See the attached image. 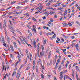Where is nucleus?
I'll list each match as a JSON object with an SVG mask.
<instances>
[{"mask_svg":"<svg viewBox=\"0 0 80 80\" xmlns=\"http://www.w3.org/2000/svg\"><path fill=\"white\" fill-rule=\"evenodd\" d=\"M21 75V72H20V74H19V72H18L16 75V78H18V79H19V78L20 77V76Z\"/></svg>","mask_w":80,"mask_h":80,"instance_id":"1","label":"nucleus"},{"mask_svg":"<svg viewBox=\"0 0 80 80\" xmlns=\"http://www.w3.org/2000/svg\"><path fill=\"white\" fill-rule=\"evenodd\" d=\"M40 54L41 55V57H42V56L43 57L45 56V54L44 53V52H43V51H42L40 52Z\"/></svg>","mask_w":80,"mask_h":80,"instance_id":"2","label":"nucleus"},{"mask_svg":"<svg viewBox=\"0 0 80 80\" xmlns=\"http://www.w3.org/2000/svg\"><path fill=\"white\" fill-rule=\"evenodd\" d=\"M62 25H64L63 26V27H67L68 26V24L66 23H62Z\"/></svg>","mask_w":80,"mask_h":80,"instance_id":"3","label":"nucleus"},{"mask_svg":"<svg viewBox=\"0 0 80 80\" xmlns=\"http://www.w3.org/2000/svg\"><path fill=\"white\" fill-rule=\"evenodd\" d=\"M22 13V11H20L19 12H15L14 13H13V15H16V14H17V15H18V14H19V13Z\"/></svg>","mask_w":80,"mask_h":80,"instance_id":"4","label":"nucleus"},{"mask_svg":"<svg viewBox=\"0 0 80 80\" xmlns=\"http://www.w3.org/2000/svg\"><path fill=\"white\" fill-rule=\"evenodd\" d=\"M16 75V72L14 71L12 73V77H13L14 76V75Z\"/></svg>","mask_w":80,"mask_h":80,"instance_id":"5","label":"nucleus"},{"mask_svg":"<svg viewBox=\"0 0 80 80\" xmlns=\"http://www.w3.org/2000/svg\"><path fill=\"white\" fill-rule=\"evenodd\" d=\"M76 47L77 50H78V43H77L76 44Z\"/></svg>","mask_w":80,"mask_h":80,"instance_id":"6","label":"nucleus"},{"mask_svg":"<svg viewBox=\"0 0 80 80\" xmlns=\"http://www.w3.org/2000/svg\"><path fill=\"white\" fill-rule=\"evenodd\" d=\"M60 62V59L59 58L58 60L56 63V64H58V63Z\"/></svg>","mask_w":80,"mask_h":80,"instance_id":"7","label":"nucleus"},{"mask_svg":"<svg viewBox=\"0 0 80 80\" xmlns=\"http://www.w3.org/2000/svg\"><path fill=\"white\" fill-rule=\"evenodd\" d=\"M10 48L11 50L13 52L14 51V49H13V46L12 45H10Z\"/></svg>","mask_w":80,"mask_h":80,"instance_id":"8","label":"nucleus"},{"mask_svg":"<svg viewBox=\"0 0 80 80\" xmlns=\"http://www.w3.org/2000/svg\"><path fill=\"white\" fill-rule=\"evenodd\" d=\"M32 32H35V33H37V30H36V29L35 28H33L32 29Z\"/></svg>","mask_w":80,"mask_h":80,"instance_id":"9","label":"nucleus"},{"mask_svg":"<svg viewBox=\"0 0 80 80\" xmlns=\"http://www.w3.org/2000/svg\"><path fill=\"white\" fill-rule=\"evenodd\" d=\"M13 44L15 47L17 48V46L16 43L15 42H13Z\"/></svg>","mask_w":80,"mask_h":80,"instance_id":"10","label":"nucleus"},{"mask_svg":"<svg viewBox=\"0 0 80 80\" xmlns=\"http://www.w3.org/2000/svg\"><path fill=\"white\" fill-rule=\"evenodd\" d=\"M32 20H33V21H34V22H37V21L35 18L33 17L32 18Z\"/></svg>","mask_w":80,"mask_h":80,"instance_id":"11","label":"nucleus"},{"mask_svg":"<svg viewBox=\"0 0 80 80\" xmlns=\"http://www.w3.org/2000/svg\"><path fill=\"white\" fill-rule=\"evenodd\" d=\"M4 24H3V27H4V25H5L6 27H7V23H6V22H5V21H4Z\"/></svg>","mask_w":80,"mask_h":80,"instance_id":"12","label":"nucleus"},{"mask_svg":"<svg viewBox=\"0 0 80 80\" xmlns=\"http://www.w3.org/2000/svg\"><path fill=\"white\" fill-rule=\"evenodd\" d=\"M50 56H51V51H50L49 52V53L48 56V58H50Z\"/></svg>","mask_w":80,"mask_h":80,"instance_id":"13","label":"nucleus"},{"mask_svg":"<svg viewBox=\"0 0 80 80\" xmlns=\"http://www.w3.org/2000/svg\"><path fill=\"white\" fill-rule=\"evenodd\" d=\"M22 7V6H19L18 7H17L16 8H18V9H20Z\"/></svg>","mask_w":80,"mask_h":80,"instance_id":"14","label":"nucleus"},{"mask_svg":"<svg viewBox=\"0 0 80 80\" xmlns=\"http://www.w3.org/2000/svg\"><path fill=\"white\" fill-rule=\"evenodd\" d=\"M13 57H14V56H13V55L11 54H10V57L11 58H13Z\"/></svg>","mask_w":80,"mask_h":80,"instance_id":"15","label":"nucleus"},{"mask_svg":"<svg viewBox=\"0 0 80 80\" xmlns=\"http://www.w3.org/2000/svg\"><path fill=\"white\" fill-rule=\"evenodd\" d=\"M58 64H56V66H55V67L54 68L55 69H57V67H58Z\"/></svg>","mask_w":80,"mask_h":80,"instance_id":"16","label":"nucleus"},{"mask_svg":"<svg viewBox=\"0 0 80 80\" xmlns=\"http://www.w3.org/2000/svg\"><path fill=\"white\" fill-rule=\"evenodd\" d=\"M54 13H55V12H54L52 11L50 12V13H49V14H50V15H52V14H54Z\"/></svg>","mask_w":80,"mask_h":80,"instance_id":"17","label":"nucleus"},{"mask_svg":"<svg viewBox=\"0 0 80 80\" xmlns=\"http://www.w3.org/2000/svg\"><path fill=\"white\" fill-rule=\"evenodd\" d=\"M1 40H4V38L2 36L0 39Z\"/></svg>","mask_w":80,"mask_h":80,"instance_id":"18","label":"nucleus"},{"mask_svg":"<svg viewBox=\"0 0 80 80\" xmlns=\"http://www.w3.org/2000/svg\"><path fill=\"white\" fill-rule=\"evenodd\" d=\"M46 43H47V41L46 40H44L43 42V43L44 45H45V44H46Z\"/></svg>","mask_w":80,"mask_h":80,"instance_id":"19","label":"nucleus"},{"mask_svg":"<svg viewBox=\"0 0 80 80\" xmlns=\"http://www.w3.org/2000/svg\"><path fill=\"white\" fill-rule=\"evenodd\" d=\"M21 38H22V40H25V39H26L25 37L22 36H21Z\"/></svg>","mask_w":80,"mask_h":80,"instance_id":"20","label":"nucleus"},{"mask_svg":"<svg viewBox=\"0 0 80 80\" xmlns=\"http://www.w3.org/2000/svg\"><path fill=\"white\" fill-rule=\"evenodd\" d=\"M41 77H42L43 79V78H44V75H43V74H41Z\"/></svg>","mask_w":80,"mask_h":80,"instance_id":"21","label":"nucleus"},{"mask_svg":"<svg viewBox=\"0 0 80 80\" xmlns=\"http://www.w3.org/2000/svg\"><path fill=\"white\" fill-rule=\"evenodd\" d=\"M32 43H33L34 45H37L36 44V42H35V41H34Z\"/></svg>","mask_w":80,"mask_h":80,"instance_id":"22","label":"nucleus"},{"mask_svg":"<svg viewBox=\"0 0 80 80\" xmlns=\"http://www.w3.org/2000/svg\"><path fill=\"white\" fill-rule=\"evenodd\" d=\"M30 66H28L27 68L26 69V70H28V69H30Z\"/></svg>","mask_w":80,"mask_h":80,"instance_id":"23","label":"nucleus"},{"mask_svg":"<svg viewBox=\"0 0 80 80\" xmlns=\"http://www.w3.org/2000/svg\"><path fill=\"white\" fill-rule=\"evenodd\" d=\"M55 37H56V35L54 34V35L52 36V38H55Z\"/></svg>","mask_w":80,"mask_h":80,"instance_id":"24","label":"nucleus"},{"mask_svg":"<svg viewBox=\"0 0 80 80\" xmlns=\"http://www.w3.org/2000/svg\"><path fill=\"white\" fill-rule=\"evenodd\" d=\"M42 51H43L44 50V47H43V46H42Z\"/></svg>","mask_w":80,"mask_h":80,"instance_id":"25","label":"nucleus"},{"mask_svg":"<svg viewBox=\"0 0 80 80\" xmlns=\"http://www.w3.org/2000/svg\"><path fill=\"white\" fill-rule=\"evenodd\" d=\"M65 76H66V78L67 79V78H68V79H70V78H69V77H68V76H67V75H65Z\"/></svg>","mask_w":80,"mask_h":80,"instance_id":"26","label":"nucleus"},{"mask_svg":"<svg viewBox=\"0 0 80 80\" xmlns=\"http://www.w3.org/2000/svg\"><path fill=\"white\" fill-rule=\"evenodd\" d=\"M50 22H53V20L52 18H51L50 19Z\"/></svg>","mask_w":80,"mask_h":80,"instance_id":"27","label":"nucleus"},{"mask_svg":"<svg viewBox=\"0 0 80 80\" xmlns=\"http://www.w3.org/2000/svg\"><path fill=\"white\" fill-rule=\"evenodd\" d=\"M28 2V0H25L23 1L24 3H27Z\"/></svg>","mask_w":80,"mask_h":80,"instance_id":"28","label":"nucleus"},{"mask_svg":"<svg viewBox=\"0 0 80 80\" xmlns=\"http://www.w3.org/2000/svg\"><path fill=\"white\" fill-rule=\"evenodd\" d=\"M17 57L19 60V61H21V59H20V57L18 56Z\"/></svg>","mask_w":80,"mask_h":80,"instance_id":"29","label":"nucleus"},{"mask_svg":"<svg viewBox=\"0 0 80 80\" xmlns=\"http://www.w3.org/2000/svg\"><path fill=\"white\" fill-rule=\"evenodd\" d=\"M29 7H30V6H26L25 7V9H28Z\"/></svg>","mask_w":80,"mask_h":80,"instance_id":"30","label":"nucleus"},{"mask_svg":"<svg viewBox=\"0 0 80 80\" xmlns=\"http://www.w3.org/2000/svg\"><path fill=\"white\" fill-rule=\"evenodd\" d=\"M49 15V14H48V13H46V14L45 15V16H46V17H47V16H48Z\"/></svg>","mask_w":80,"mask_h":80,"instance_id":"31","label":"nucleus"},{"mask_svg":"<svg viewBox=\"0 0 80 80\" xmlns=\"http://www.w3.org/2000/svg\"><path fill=\"white\" fill-rule=\"evenodd\" d=\"M49 2H51V3H52V2H53V1L52 0H49V1L48 2L49 3Z\"/></svg>","mask_w":80,"mask_h":80,"instance_id":"32","label":"nucleus"},{"mask_svg":"<svg viewBox=\"0 0 80 80\" xmlns=\"http://www.w3.org/2000/svg\"><path fill=\"white\" fill-rule=\"evenodd\" d=\"M40 50V46H38V52H39V50Z\"/></svg>","mask_w":80,"mask_h":80,"instance_id":"33","label":"nucleus"},{"mask_svg":"<svg viewBox=\"0 0 80 80\" xmlns=\"http://www.w3.org/2000/svg\"><path fill=\"white\" fill-rule=\"evenodd\" d=\"M38 57H39V58H40V54L39 53V52H38Z\"/></svg>","mask_w":80,"mask_h":80,"instance_id":"34","label":"nucleus"},{"mask_svg":"<svg viewBox=\"0 0 80 80\" xmlns=\"http://www.w3.org/2000/svg\"><path fill=\"white\" fill-rule=\"evenodd\" d=\"M57 61V58H55L54 59V62H56Z\"/></svg>","mask_w":80,"mask_h":80,"instance_id":"35","label":"nucleus"},{"mask_svg":"<svg viewBox=\"0 0 80 80\" xmlns=\"http://www.w3.org/2000/svg\"><path fill=\"white\" fill-rule=\"evenodd\" d=\"M50 3H48L46 4V6H47L48 7H49V6H50Z\"/></svg>","mask_w":80,"mask_h":80,"instance_id":"36","label":"nucleus"},{"mask_svg":"<svg viewBox=\"0 0 80 80\" xmlns=\"http://www.w3.org/2000/svg\"><path fill=\"white\" fill-rule=\"evenodd\" d=\"M71 38L72 39H74V38H75V36H72L71 37Z\"/></svg>","mask_w":80,"mask_h":80,"instance_id":"37","label":"nucleus"},{"mask_svg":"<svg viewBox=\"0 0 80 80\" xmlns=\"http://www.w3.org/2000/svg\"><path fill=\"white\" fill-rule=\"evenodd\" d=\"M20 34H22V32L18 30V31H17Z\"/></svg>","mask_w":80,"mask_h":80,"instance_id":"38","label":"nucleus"},{"mask_svg":"<svg viewBox=\"0 0 80 80\" xmlns=\"http://www.w3.org/2000/svg\"><path fill=\"white\" fill-rule=\"evenodd\" d=\"M62 36L64 37V38H67V37H66V36H65L64 35V34H62Z\"/></svg>","mask_w":80,"mask_h":80,"instance_id":"39","label":"nucleus"},{"mask_svg":"<svg viewBox=\"0 0 80 80\" xmlns=\"http://www.w3.org/2000/svg\"><path fill=\"white\" fill-rule=\"evenodd\" d=\"M47 34L48 35H51L52 34V33H50V32H48L47 33Z\"/></svg>","mask_w":80,"mask_h":80,"instance_id":"40","label":"nucleus"},{"mask_svg":"<svg viewBox=\"0 0 80 80\" xmlns=\"http://www.w3.org/2000/svg\"><path fill=\"white\" fill-rule=\"evenodd\" d=\"M12 8V6H11L10 7H9V8H8L6 9V10H8V9H10V8Z\"/></svg>","mask_w":80,"mask_h":80,"instance_id":"41","label":"nucleus"},{"mask_svg":"<svg viewBox=\"0 0 80 80\" xmlns=\"http://www.w3.org/2000/svg\"><path fill=\"white\" fill-rule=\"evenodd\" d=\"M40 7V6H39V7L37 8L36 10H39Z\"/></svg>","mask_w":80,"mask_h":80,"instance_id":"42","label":"nucleus"},{"mask_svg":"<svg viewBox=\"0 0 80 80\" xmlns=\"http://www.w3.org/2000/svg\"><path fill=\"white\" fill-rule=\"evenodd\" d=\"M6 77H7V74L5 75V76L4 77V78H3V79H4L5 78H6Z\"/></svg>","mask_w":80,"mask_h":80,"instance_id":"43","label":"nucleus"},{"mask_svg":"<svg viewBox=\"0 0 80 80\" xmlns=\"http://www.w3.org/2000/svg\"><path fill=\"white\" fill-rule=\"evenodd\" d=\"M64 13H66V14H67L68 13H67V10H66L65 11H64Z\"/></svg>","mask_w":80,"mask_h":80,"instance_id":"44","label":"nucleus"},{"mask_svg":"<svg viewBox=\"0 0 80 80\" xmlns=\"http://www.w3.org/2000/svg\"><path fill=\"white\" fill-rule=\"evenodd\" d=\"M42 18L43 20H45V19H46V17H45V16H44Z\"/></svg>","mask_w":80,"mask_h":80,"instance_id":"45","label":"nucleus"},{"mask_svg":"<svg viewBox=\"0 0 80 80\" xmlns=\"http://www.w3.org/2000/svg\"><path fill=\"white\" fill-rule=\"evenodd\" d=\"M35 0H32L31 2V3H33V2H34V1H35Z\"/></svg>","mask_w":80,"mask_h":80,"instance_id":"46","label":"nucleus"},{"mask_svg":"<svg viewBox=\"0 0 80 80\" xmlns=\"http://www.w3.org/2000/svg\"><path fill=\"white\" fill-rule=\"evenodd\" d=\"M42 8H40V7L39 8V10H41H41H42Z\"/></svg>","mask_w":80,"mask_h":80,"instance_id":"47","label":"nucleus"},{"mask_svg":"<svg viewBox=\"0 0 80 80\" xmlns=\"http://www.w3.org/2000/svg\"><path fill=\"white\" fill-rule=\"evenodd\" d=\"M3 45H4V46H5V47H6V43H3Z\"/></svg>","mask_w":80,"mask_h":80,"instance_id":"48","label":"nucleus"},{"mask_svg":"<svg viewBox=\"0 0 80 80\" xmlns=\"http://www.w3.org/2000/svg\"><path fill=\"white\" fill-rule=\"evenodd\" d=\"M35 60H33V65L34 66H35Z\"/></svg>","mask_w":80,"mask_h":80,"instance_id":"49","label":"nucleus"},{"mask_svg":"<svg viewBox=\"0 0 80 80\" xmlns=\"http://www.w3.org/2000/svg\"><path fill=\"white\" fill-rule=\"evenodd\" d=\"M76 77H78V74H77V72H76Z\"/></svg>","mask_w":80,"mask_h":80,"instance_id":"50","label":"nucleus"},{"mask_svg":"<svg viewBox=\"0 0 80 80\" xmlns=\"http://www.w3.org/2000/svg\"><path fill=\"white\" fill-rule=\"evenodd\" d=\"M22 67H23V64H22L21 66L20 67L19 69H21L22 68Z\"/></svg>","mask_w":80,"mask_h":80,"instance_id":"51","label":"nucleus"},{"mask_svg":"<svg viewBox=\"0 0 80 80\" xmlns=\"http://www.w3.org/2000/svg\"><path fill=\"white\" fill-rule=\"evenodd\" d=\"M55 18H57V15L55 14L54 15Z\"/></svg>","mask_w":80,"mask_h":80,"instance_id":"52","label":"nucleus"},{"mask_svg":"<svg viewBox=\"0 0 80 80\" xmlns=\"http://www.w3.org/2000/svg\"><path fill=\"white\" fill-rule=\"evenodd\" d=\"M29 54L30 55V57H32V54H31V53L29 52Z\"/></svg>","mask_w":80,"mask_h":80,"instance_id":"53","label":"nucleus"},{"mask_svg":"<svg viewBox=\"0 0 80 80\" xmlns=\"http://www.w3.org/2000/svg\"><path fill=\"white\" fill-rule=\"evenodd\" d=\"M72 74H74V71H73V70L72 69Z\"/></svg>","mask_w":80,"mask_h":80,"instance_id":"54","label":"nucleus"},{"mask_svg":"<svg viewBox=\"0 0 80 80\" xmlns=\"http://www.w3.org/2000/svg\"><path fill=\"white\" fill-rule=\"evenodd\" d=\"M68 25L69 26H72V23H68Z\"/></svg>","mask_w":80,"mask_h":80,"instance_id":"55","label":"nucleus"},{"mask_svg":"<svg viewBox=\"0 0 80 80\" xmlns=\"http://www.w3.org/2000/svg\"><path fill=\"white\" fill-rule=\"evenodd\" d=\"M54 80H57V78L55 77H54Z\"/></svg>","mask_w":80,"mask_h":80,"instance_id":"56","label":"nucleus"},{"mask_svg":"<svg viewBox=\"0 0 80 80\" xmlns=\"http://www.w3.org/2000/svg\"><path fill=\"white\" fill-rule=\"evenodd\" d=\"M60 74H61V75H62V74H63V71H61L60 72Z\"/></svg>","mask_w":80,"mask_h":80,"instance_id":"57","label":"nucleus"},{"mask_svg":"<svg viewBox=\"0 0 80 80\" xmlns=\"http://www.w3.org/2000/svg\"><path fill=\"white\" fill-rule=\"evenodd\" d=\"M42 32H40V35H42Z\"/></svg>","mask_w":80,"mask_h":80,"instance_id":"58","label":"nucleus"},{"mask_svg":"<svg viewBox=\"0 0 80 80\" xmlns=\"http://www.w3.org/2000/svg\"><path fill=\"white\" fill-rule=\"evenodd\" d=\"M53 7H57V5H55L53 4Z\"/></svg>","mask_w":80,"mask_h":80,"instance_id":"59","label":"nucleus"},{"mask_svg":"<svg viewBox=\"0 0 80 80\" xmlns=\"http://www.w3.org/2000/svg\"><path fill=\"white\" fill-rule=\"evenodd\" d=\"M67 72V69L65 71H64V73H66V72Z\"/></svg>","mask_w":80,"mask_h":80,"instance_id":"60","label":"nucleus"},{"mask_svg":"<svg viewBox=\"0 0 80 80\" xmlns=\"http://www.w3.org/2000/svg\"><path fill=\"white\" fill-rule=\"evenodd\" d=\"M16 2H13L11 3V4H13V3H15Z\"/></svg>","mask_w":80,"mask_h":80,"instance_id":"61","label":"nucleus"},{"mask_svg":"<svg viewBox=\"0 0 80 80\" xmlns=\"http://www.w3.org/2000/svg\"><path fill=\"white\" fill-rule=\"evenodd\" d=\"M33 10H34V8H33L32 9H31V12H32Z\"/></svg>","mask_w":80,"mask_h":80,"instance_id":"62","label":"nucleus"},{"mask_svg":"<svg viewBox=\"0 0 80 80\" xmlns=\"http://www.w3.org/2000/svg\"><path fill=\"white\" fill-rule=\"evenodd\" d=\"M56 62V61H53V65H55V64Z\"/></svg>","mask_w":80,"mask_h":80,"instance_id":"63","label":"nucleus"},{"mask_svg":"<svg viewBox=\"0 0 80 80\" xmlns=\"http://www.w3.org/2000/svg\"><path fill=\"white\" fill-rule=\"evenodd\" d=\"M77 8L79 10H80V7L78 6L77 7Z\"/></svg>","mask_w":80,"mask_h":80,"instance_id":"64","label":"nucleus"}]
</instances>
